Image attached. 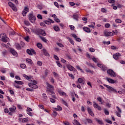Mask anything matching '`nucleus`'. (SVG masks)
Returning a JSON list of instances; mask_svg holds the SVG:
<instances>
[{
	"label": "nucleus",
	"mask_w": 125,
	"mask_h": 125,
	"mask_svg": "<svg viewBox=\"0 0 125 125\" xmlns=\"http://www.w3.org/2000/svg\"><path fill=\"white\" fill-rule=\"evenodd\" d=\"M56 63H57L58 67H60V68H62V65L61 64V63H60V62H56Z\"/></svg>",
	"instance_id": "nucleus-48"
},
{
	"label": "nucleus",
	"mask_w": 125,
	"mask_h": 125,
	"mask_svg": "<svg viewBox=\"0 0 125 125\" xmlns=\"http://www.w3.org/2000/svg\"><path fill=\"white\" fill-rule=\"evenodd\" d=\"M40 39H41V40L44 42H47V40L44 38V37H40Z\"/></svg>",
	"instance_id": "nucleus-37"
},
{
	"label": "nucleus",
	"mask_w": 125,
	"mask_h": 125,
	"mask_svg": "<svg viewBox=\"0 0 125 125\" xmlns=\"http://www.w3.org/2000/svg\"><path fill=\"white\" fill-rule=\"evenodd\" d=\"M104 34L105 37H112L114 36V34L112 32H108L107 31H104Z\"/></svg>",
	"instance_id": "nucleus-9"
},
{
	"label": "nucleus",
	"mask_w": 125,
	"mask_h": 125,
	"mask_svg": "<svg viewBox=\"0 0 125 125\" xmlns=\"http://www.w3.org/2000/svg\"><path fill=\"white\" fill-rule=\"evenodd\" d=\"M104 26L106 28H109L110 27V24L109 23H105L104 25Z\"/></svg>",
	"instance_id": "nucleus-63"
},
{
	"label": "nucleus",
	"mask_w": 125,
	"mask_h": 125,
	"mask_svg": "<svg viewBox=\"0 0 125 125\" xmlns=\"http://www.w3.org/2000/svg\"><path fill=\"white\" fill-rule=\"evenodd\" d=\"M26 53L27 54H29V55H33V54H34L36 55L37 54V52H36V51L34 50L33 49H27L26 50Z\"/></svg>",
	"instance_id": "nucleus-6"
},
{
	"label": "nucleus",
	"mask_w": 125,
	"mask_h": 125,
	"mask_svg": "<svg viewBox=\"0 0 125 125\" xmlns=\"http://www.w3.org/2000/svg\"><path fill=\"white\" fill-rule=\"evenodd\" d=\"M26 122H28V119L26 118H23L22 120V123H26Z\"/></svg>",
	"instance_id": "nucleus-60"
},
{
	"label": "nucleus",
	"mask_w": 125,
	"mask_h": 125,
	"mask_svg": "<svg viewBox=\"0 0 125 125\" xmlns=\"http://www.w3.org/2000/svg\"><path fill=\"white\" fill-rule=\"evenodd\" d=\"M46 85L47 86V90H46L47 93L49 94V92L50 93H53V90H54V87L50 84L48 83H46Z\"/></svg>",
	"instance_id": "nucleus-1"
},
{
	"label": "nucleus",
	"mask_w": 125,
	"mask_h": 125,
	"mask_svg": "<svg viewBox=\"0 0 125 125\" xmlns=\"http://www.w3.org/2000/svg\"><path fill=\"white\" fill-rule=\"evenodd\" d=\"M87 111L88 113L89 114V115H90V116H91V117H94V113H93V112L92 111L90 108L88 107Z\"/></svg>",
	"instance_id": "nucleus-20"
},
{
	"label": "nucleus",
	"mask_w": 125,
	"mask_h": 125,
	"mask_svg": "<svg viewBox=\"0 0 125 125\" xmlns=\"http://www.w3.org/2000/svg\"><path fill=\"white\" fill-rule=\"evenodd\" d=\"M40 29L38 28H33L31 29V32L32 33H34V34H36V35H40Z\"/></svg>",
	"instance_id": "nucleus-14"
},
{
	"label": "nucleus",
	"mask_w": 125,
	"mask_h": 125,
	"mask_svg": "<svg viewBox=\"0 0 125 125\" xmlns=\"http://www.w3.org/2000/svg\"><path fill=\"white\" fill-rule=\"evenodd\" d=\"M26 61L29 64H33V61H32V60H31L30 59H26Z\"/></svg>",
	"instance_id": "nucleus-30"
},
{
	"label": "nucleus",
	"mask_w": 125,
	"mask_h": 125,
	"mask_svg": "<svg viewBox=\"0 0 125 125\" xmlns=\"http://www.w3.org/2000/svg\"><path fill=\"white\" fill-rule=\"evenodd\" d=\"M61 101H62L63 104H64V105H65V106H68V104H67V102H66V101H65L63 99H62Z\"/></svg>",
	"instance_id": "nucleus-44"
},
{
	"label": "nucleus",
	"mask_w": 125,
	"mask_h": 125,
	"mask_svg": "<svg viewBox=\"0 0 125 125\" xmlns=\"http://www.w3.org/2000/svg\"><path fill=\"white\" fill-rule=\"evenodd\" d=\"M0 38H1L3 42H7L9 41V39L6 37V34H5V33L1 34Z\"/></svg>",
	"instance_id": "nucleus-3"
},
{
	"label": "nucleus",
	"mask_w": 125,
	"mask_h": 125,
	"mask_svg": "<svg viewBox=\"0 0 125 125\" xmlns=\"http://www.w3.org/2000/svg\"><path fill=\"white\" fill-rule=\"evenodd\" d=\"M76 68H77V69H78V70H80L81 71V73H84V71H83V70L81 68V67H80V66H79V65L77 66Z\"/></svg>",
	"instance_id": "nucleus-39"
},
{
	"label": "nucleus",
	"mask_w": 125,
	"mask_h": 125,
	"mask_svg": "<svg viewBox=\"0 0 125 125\" xmlns=\"http://www.w3.org/2000/svg\"><path fill=\"white\" fill-rule=\"evenodd\" d=\"M10 52L14 56H17V52L13 48H10Z\"/></svg>",
	"instance_id": "nucleus-16"
},
{
	"label": "nucleus",
	"mask_w": 125,
	"mask_h": 125,
	"mask_svg": "<svg viewBox=\"0 0 125 125\" xmlns=\"http://www.w3.org/2000/svg\"><path fill=\"white\" fill-rule=\"evenodd\" d=\"M29 20L31 23H35L36 22V17L35 16H29Z\"/></svg>",
	"instance_id": "nucleus-18"
},
{
	"label": "nucleus",
	"mask_w": 125,
	"mask_h": 125,
	"mask_svg": "<svg viewBox=\"0 0 125 125\" xmlns=\"http://www.w3.org/2000/svg\"><path fill=\"white\" fill-rule=\"evenodd\" d=\"M66 67L68 69V70H69V71H71V72H73V71H75V67L71 65V64H67Z\"/></svg>",
	"instance_id": "nucleus-17"
},
{
	"label": "nucleus",
	"mask_w": 125,
	"mask_h": 125,
	"mask_svg": "<svg viewBox=\"0 0 125 125\" xmlns=\"http://www.w3.org/2000/svg\"><path fill=\"white\" fill-rule=\"evenodd\" d=\"M54 58L58 61H59V58H58V57H57L56 55H54Z\"/></svg>",
	"instance_id": "nucleus-58"
},
{
	"label": "nucleus",
	"mask_w": 125,
	"mask_h": 125,
	"mask_svg": "<svg viewBox=\"0 0 125 125\" xmlns=\"http://www.w3.org/2000/svg\"><path fill=\"white\" fill-rule=\"evenodd\" d=\"M27 12H29V8H28L27 7H25L24 9H23V11L22 12V14L23 16H26Z\"/></svg>",
	"instance_id": "nucleus-10"
},
{
	"label": "nucleus",
	"mask_w": 125,
	"mask_h": 125,
	"mask_svg": "<svg viewBox=\"0 0 125 125\" xmlns=\"http://www.w3.org/2000/svg\"><path fill=\"white\" fill-rule=\"evenodd\" d=\"M105 122H106V123H108V124H113V122H112L109 120H105Z\"/></svg>",
	"instance_id": "nucleus-56"
},
{
	"label": "nucleus",
	"mask_w": 125,
	"mask_h": 125,
	"mask_svg": "<svg viewBox=\"0 0 125 125\" xmlns=\"http://www.w3.org/2000/svg\"><path fill=\"white\" fill-rule=\"evenodd\" d=\"M95 121H96L99 125H104V123H103V122H102V120H100L97 118L95 119Z\"/></svg>",
	"instance_id": "nucleus-25"
},
{
	"label": "nucleus",
	"mask_w": 125,
	"mask_h": 125,
	"mask_svg": "<svg viewBox=\"0 0 125 125\" xmlns=\"http://www.w3.org/2000/svg\"><path fill=\"white\" fill-rule=\"evenodd\" d=\"M20 67H21V69H25L26 68V64H21L20 65Z\"/></svg>",
	"instance_id": "nucleus-42"
},
{
	"label": "nucleus",
	"mask_w": 125,
	"mask_h": 125,
	"mask_svg": "<svg viewBox=\"0 0 125 125\" xmlns=\"http://www.w3.org/2000/svg\"><path fill=\"white\" fill-rule=\"evenodd\" d=\"M86 63L87 64V65L88 66H89V67H91L92 68H95L94 67V66L92 65V64H91V63H90V62H86Z\"/></svg>",
	"instance_id": "nucleus-38"
},
{
	"label": "nucleus",
	"mask_w": 125,
	"mask_h": 125,
	"mask_svg": "<svg viewBox=\"0 0 125 125\" xmlns=\"http://www.w3.org/2000/svg\"><path fill=\"white\" fill-rule=\"evenodd\" d=\"M37 46L38 47V48H40V49H42V44L40 43H37Z\"/></svg>",
	"instance_id": "nucleus-34"
},
{
	"label": "nucleus",
	"mask_w": 125,
	"mask_h": 125,
	"mask_svg": "<svg viewBox=\"0 0 125 125\" xmlns=\"http://www.w3.org/2000/svg\"><path fill=\"white\" fill-rule=\"evenodd\" d=\"M97 100L98 101H99V102H102V99L101 98V97H98L97 98Z\"/></svg>",
	"instance_id": "nucleus-59"
},
{
	"label": "nucleus",
	"mask_w": 125,
	"mask_h": 125,
	"mask_svg": "<svg viewBox=\"0 0 125 125\" xmlns=\"http://www.w3.org/2000/svg\"><path fill=\"white\" fill-rule=\"evenodd\" d=\"M109 3H115V0H108Z\"/></svg>",
	"instance_id": "nucleus-61"
},
{
	"label": "nucleus",
	"mask_w": 125,
	"mask_h": 125,
	"mask_svg": "<svg viewBox=\"0 0 125 125\" xmlns=\"http://www.w3.org/2000/svg\"><path fill=\"white\" fill-rule=\"evenodd\" d=\"M54 29L56 32H58L59 31H60V28H59V27L58 26H54Z\"/></svg>",
	"instance_id": "nucleus-31"
},
{
	"label": "nucleus",
	"mask_w": 125,
	"mask_h": 125,
	"mask_svg": "<svg viewBox=\"0 0 125 125\" xmlns=\"http://www.w3.org/2000/svg\"><path fill=\"white\" fill-rule=\"evenodd\" d=\"M83 80H84V78H79L78 79L79 83H82L83 84H84V83H83Z\"/></svg>",
	"instance_id": "nucleus-24"
},
{
	"label": "nucleus",
	"mask_w": 125,
	"mask_h": 125,
	"mask_svg": "<svg viewBox=\"0 0 125 125\" xmlns=\"http://www.w3.org/2000/svg\"><path fill=\"white\" fill-rule=\"evenodd\" d=\"M58 113L57 112H56V111H53V115L54 117H56V116H57Z\"/></svg>",
	"instance_id": "nucleus-51"
},
{
	"label": "nucleus",
	"mask_w": 125,
	"mask_h": 125,
	"mask_svg": "<svg viewBox=\"0 0 125 125\" xmlns=\"http://www.w3.org/2000/svg\"><path fill=\"white\" fill-rule=\"evenodd\" d=\"M42 97L43 98H44V99H45V100H46V99H47V96H46V94L43 93L42 94Z\"/></svg>",
	"instance_id": "nucleus-45"
},
{
	"label": "nucleus",
	"mask_w": 125,
	"mask_h": 125,
	"mask_svg": "<svg viewBox=\"0 0 125 125\" xmlns=\"http://www.w3.org/2000/svg\"><path fill=\"white\" fill-rule=\"evenodd\" d=\"M66 39L67 40H68L69 42H70V43H71V44H73V45H74V41H73V40H72V39L70 38L69 37H66Z\"/></svg>",
	"instance_id": "nucleus-27"
},
{
	"label": "nucleus",
	"mask_w": 125,
	"mask_h": 125,
	"mask_svg": "<svg viewBox=\"0 0 125 125\" xmlns=\"http://www.w3.org/2000/svg\"><path fill=\"white\" fill-rule=\"evenodd\" d=\"M93 105H94V108H95L96 109H98L99 111H101L102 109L100 107V106L98 105V104H97L95 102L93 103Z\"/></svg>",
	"instance_id": "nucleus-19"
},
{
	"label": "nucleus",
	"mask_w": 125,
	"mask_h": 125,
	"mask_svg": "<svg viewBox=\"0 0 125 125\" xmlns=\"http://www.w3.org/2000/svg\"><path fill=\"white\" fill-rule=\"evenodd\" d=\"M121 56H122V55L120 53H117L113 55V57L115 60H118L119 57H121Z\"/></svg>",
	"instance_id": "nucleus-13"
},
{
	"label": "nucleus",
	"mask_w": 125,
	"mask_h": 125,
	"mask_svg": "<svg viewBox=\"0 0 125 125\" xmlns=\"http://www.w3.org/2000/svg\"><path fill=\"white\" fill-rule=\"evenodd\" d=\"M24 23L26 26H30V22L28 21H24Z\"/></svg>",
	"instance_id": "nucleus-35"
},
{
	"label": "nucleus",
	"mask_w": 125,
	"mask_h": 125,
	"mask_svg": "<svg viewBox=\"0 0 125 125\" xmlns=\"http://www.w3.org/2000/svg\"><path fill=\"white\" fill-rule=\"evenodd\" d=\"M116 23H122V20L120 19H116L115 20Z\"/></svg>",
	"instance_id": "nucleus-49"
},
{
	"label": "nucleus",
	"mask_w": 125,
	"mask_h": 125,
	"mask_svg": "<svg viewBox=\"0 0 125 125\" xmlns=\"http://www.w3.org/2000/svg\"><path fill=\"white\" fill-rule=\"evenodd\" d=\"M85 72H86V73H90V74H94V71H91L90 69H85Z\"/></svg>",
	"instance_id": "nucleus-32"
},
{
	"label": "nucleus",
	"mask_w": 125,
	"mask_h": 125,
	"mask_svg": "<svg viewBox=\"0 0 125 125\" xmlns=\"http://www.w3.org/2000/svg\"><path fill=\"white\" fill-rule=\"evenodd\" d=\"M54 20L56 22H57V23H60V20L56 17H54Z\"/></svg>",
	"instance_id": "nucleus-40"
},
{
	"label": "nucleus",
	"mask_w": 125,
	"mask_h": 125,
	"mask_svg": "<svg viewBox=\"0 0 125 125\" xmlns=\"http://www.w3.org/2000/svg\"><path fill=\"white\" fill-rule=\"evenodd\" d=\"M85 121L88 123V124H92V120L90 119H86Z\"/></svg>",
	"instance_id": "nucleus-33"
},
{
	"label": "nucleus",
	"mask_w": 125,
	"mask_h": 125,
	"mask_svg": "<svg viewBox=\"0 0 125 125\" xmlns=\"http://www.w3.org/2000/svg\"><path fill=\"white\" fill-rule=\"evenodd\" d=\"M15 83H17V84H24V83H23L22 81H15Z\"/></svg>",
	"instance_id": "nucleus-29"
},
{
	"label": "nucleus",
	"mask_w": 125,
	"mask_h": 125,
	"mask_svg": "<svg viewBox=\"0 0 125 125\" xmlns=\"http://www.w3.org/2000/svg\"><path fill=\"white\" fill-rule=\"evenodd\" d=\"M2 53L3 55L5 56V55H6L7 54V51L4 50L2 52Z\"/></svg>",
	"instance_id": "nucleus-46"
},
{
	"label": "nucleus",
	"mask_w": 125,
	"mask_h": 125,
	"mask_svg": "<svg viewBox=\"0 0 125 125\" xmlns=\"http://www.w3.org/2000/svg\"><path fill=\"white\" fill-rule=\"evenodd\" d=\"M39 35H42L43 36H45L46 33L45 31L42 29H39Z\"/></svg>",
	"instance_id": "nucleus-22"
},
{
	"label": "nucleus",
	"mask_w": 125,
	"mask_h": 125,
	"mask_svg": "<svg viewBox=\"0 0 125 125\" xmlns=\"http://www.w3.org/2000/svg\"><path fill=\"white\" fill-rule=\"evenodd\" d=\"M102 12H103L104 13H106L107 12V10L104 8H102Z\"/></svg>",
	"instance_id": "nucleus-47"
},
{
	"label": "nucleus",
	"mask_w": 125,
	"mask_h": 125,
	"mask_svg": "<svg viewBox=\"0 0 125 125\" xmlns=\"http://www.w3.org/2000/svg\"><path fill=\"white\" fill-rule=\"evenodd\" d=\"M37 65H38V66H42V62H41V61H38V62H37Z\"/></svg>",
	"instance_id": "nucleus-50"
},
{
	"label": "nucleus",
	"mask_w": 125,
	"mask_h": 125,
	"mask_svg": "<svg viewBox=\"0 0 125 125\" xmlns=\"http://www.w3.org/2000/svg\"><path fill=\"white\" fill-rule=\"evenodd\" d=\"M44 23L47 25H50L51 23H54V21L50 19H48L47 21H44Z\"/></svg>",
	"instance_id": "nucleus-15"
},
{
	"label": "nucleus",
	"mask_w": 125,
	"mask_h": 125,
	"mask_svg": "<svg viewBox=\"0 0 125 125\" xmlns=\"http://www.w3.org/2000/svg\"><path fill=\"white\" fill-rule=\"evenodd\" d=\"M106 81L109 83H118L117 81H115L111 78H106Z\"/></svg>",
	"instance_id": "nucleus-12"
},
{
	"label": "nucleus",
	"mask_w": 125,
	"mask_h": 125,
	"mask_svg": "<svg viewBox=\"0 0 125 125\" xmlns=\"http://www.w3.org/2000/svg\"><path fill=\"white\" fill-rule=\"evenodd\" d=\"M92 60H93V61H94V62H95V63H97V62H98L97 59L96 58H95V57L92 58Z\"/></svg>",
	"instance_id": "nucleus-52"
},
{
	"label": "nucleus",
	"mask_w": 125,
	"mask_h": 125,
	"mask_svg": "<svg viewBox=\"0 0 125 125\" xmlns=\"http://www.w3.org/2000/svg\"><path fill=\"white\" fill-rule=\"evenodd\" d=\"M104 86H105V87L108 88V91L109 92H114V93H118V91H117V90L115 88H113L112 87H111L110 86H109L108 85H106L105 84H104Z\"/></svg>",
	"instance_id": "nucleus-4"
},
{
	"label": "nucleus",
	"mask_w": 125,
	"mask_h": 125,
	"mask_svg": "<svg viewBox=\"0 0 125 125\" xmlns=\"http://www.w3.org/2000/svg\"><path fill=\"white\" fill-rule=\"evenodd\" d=\"M15 46L17 48V49H18L19 50L21 49V46H20V44H19V43H16L15 44Z\"/></svg>",
	"instance_id": "nucleus-28"
},
{
	"label": "nucleus",
	"mask_w": 125,
	"mask_h": 125,
	"mask_svg": "<svg viewBox=\"0 0 125 125\" xmlns=\"http://www.w3.org/2000/svg\"><path fill=\"white\" fill-rule=\"evenodd\" d=\"M80 15H81L80 14V12H77L76 13L74 14L73 15V16H80Z\"/></svg>",
	"instance_id": "nucleus-62"
},
{
	"label": "nucleus",
	"mask_w": 125,
	"mask_h": 125,
	"mask_svg": "<svg viewBox=\"0 0 125 125\" xmlns=\"http://www.w3.org/2000/svg\"><path fill=\"white\" fill-rule=\"evenodd\" d=\"M57 45H58V46H59L60 47H64V45H63L62 43H59V42H57Z\"/></svg>",
	"instance_id": "nucleus-41"
},
{
	"label": "nucleus",
	"mask_w": 125,
	"mask_h": 125,
	"mask_svg": "<svg viewBox=\"0 0 125 125\" xmlns=\"http://www.w3.org/2000/svg\"><path fill=\"white\" fill-rule=\"evenodd\" d=\"M42 52L44 55H45V56H49V54H48V53H47V51H46V50L43 49L42 50Z\"/></svg>",
	"instance_id": "nucleus-26"
},
{
	"label": "nucleus",
	"mask_w": 125,
	"mask_h": 125,
	"mask_svg": "<svg viewBox=\"0 0 125 125\" xmlns=\"http://www.w3.org/2000/svg\"><path fill=\"white\" fill-rule=\"evenodd\" d=\"M117 109V111L115 112V114L117 115V117H119V118H121V113H122V110L120 109V107L119 106L116 107Z\"/></svg>",
	"instance_id": "nucleus-11"
},
{
	"label": "nucleus",
	"mask_w": 125,
	"mask_h": 125,
	"mask_svg": "<svg viewBox=\"0 0 125 125\" xmlns=\"http://www.w3.org/2000/svg\"><path fill=\"white\" fill-rule=\"evenodd\" d=\"M50 102H51V103H55V100H54L52 98L50 99Z\"/></svg>",
	"instance_id": "nucleus-57"
},
{
	"label": "nucleus",
	"mask_w": 125,
	"mask_h": 125,
	"mask_svg": "<svg viewBox=\"0 0 125 125\" xmlns=\"http://www.w3.org/2000/svg\"><path fill=\"white\" fill-rule=\"evenodd\" d=\"M15 110H16V106L14 105L12 107L9 108V110L12 113H14L15 112Z\"/></svg>",
	"instance_id": "nucleus-21"
},
{
	"label": "nucleus",
	"mask_w": 125,
	"mask_h": 125,
	"mask_svg": "<svg viewBox=\"0 0 125 125\" xmlns=\"http://www.w3.org/2000/svg\"><path fill=\"white\" fill-rule=\"evenodd\" d=\"M8 4L9 6L11 7L12 9L14 11H17V8H16V7L15 6V5L14 4H13L12 2H9L8 3Z\"/></svg>",
	"instance_id": "nucleus-8"
},
{
	"label": "nucleus",
	"mask_w": 125,
	"mask_h": 125,
	"mask_svg": "<svg viewBox=\"0 0 125 125\" xmlns=\"http://www.w3.org/2000/svg\"><path fill=\"white\" fill-rule=\"evenodd\" d=\"M24 40L25 41H26V42H29V40H30V38L29 37V36H27L26 37L24 38Z\"/></svg>",
	"instance_id": "nucleus-54"
},
{
	"label": "nucleus",
	"mask_w": 125,
	"mask_h": 125,
	"mask_svg": "<svg viewBox=\"0 0 125 125\" xmlns=\"http://www.w3.org/2000/svg\"><path fill=\"white\" fill-rule=\"evenodd\" d=\"M23 77L25 79H26V80H28V81L30 80V77H29V76H28L27 75H26L25 74H23Z\"/></svg>",
	"instance_id": "nucleus-43"
},
{
	"label": "nucleus",
	"mask_w": 125,
	"mask_h": 125,
	"mask_svg": "<svg viewBox=\"0 0 125 125\" xmlns=\"http://www.w3.org/2000/svg\"><path fill=\"white\" fill-rule=\"evenodd\" d=\"M50 95H51L52 97L53 98H54L55 99H56V96L55 95V93L53 91V93H51Z\"/></svg>",
	"instance_id": "nucleus-36"
},
{
	"label": "nucleus",
	"mask_w": 125,
	"mask_h": 125,
	"mask_svg": "<svg viewBox=\"0 0 125 125\" xmlns=\"http://www.w3.org/2000/svg\"><path fill=\"white\" fill-rule=\"evenodd\" d=\"M107 73L109 76L110 77H113V78H116V73L114 72V70L112 69H108L107 70Z\"/></svg>",
	"instance_id": "nucleus-5"
},
{
	"label": "nucleus",
	"mask_w": 125,
	"mask_h": 125,
	"mask_svg": "<svg viewBox=\"0 0 125 125\" xmlns=\"http://www.w3.org/2000/svg\"><path fill=\"white\" fill-rule=\"evenodd\" d=\"M31 82H32V83H28L29 87H31V88H34V89L38 88V86L37 85V83H38L37 82V81L35 80H31Z\"/></svg>",
	"instance_id": "nucleus-2"
},
{
	"label": "nucleus",
	"mask_w": 125,
	"mask_h": 125,
	"mask_svg": "<svg viewBox=\"0 0 125 125\" xmlns=\"http://www.w3.org/2000/svg\"><path fill=\"white\" fill-rule=\"evenodd\" d=\"M48 73H49L48 70L46 69V70H45V75L46 76H47V75H48Z\"/></svg>",
	"instance_id": "nucleus-64"
},
{
	"label": "nucleus",
	"mask_w": 125,
	"mask_h": 125,
	"mask_svg": "<svg viewBox=\"0 0 125 125\" xmlns=\"http://www.w3.org/2000/svg\"><path fill=\"white\" fill-rule=\"evenodd\" d=\"M26 90H27V91H34V89L30 88H27L26 89Z\"/></svg>",
	"instance_id": "nucleus-55"
},
{
	"label": "nucleus",
	"mask_w": 125,
	"mask_h": 125,
	"mask_svg": "<svg viewBox=\"0 0 125 125\" xmlns=\"http://www.w3.org/2000/svg\"><path fill=\"white\" fill-rule=\"evenodd\" d=\"M83 30L84 31V32H86V33H90L91 32L90 29L86 27H83Z\"/></svg>",
	"instance_id": "nucleus-23"
},
{
	"label": "nucleus",
	"mask_w": 125,
	"mask_h": 125,
	"mask_svg": "<svg viewBox=\"0 0 125 125\" xmlns=\"http://www.w3.org/2000/svg\"><path fill=\"white\" fill-rule=\"evenodd\" d=\"M69 77H70V78H72L73 80H74V79H75V77H74V75L72 74H68Z\"/></svg>",
	"instance_id": "nucleus-53"
},
{
	"label": "nucleus",
	"mask_w": 125,
	"mask_h": 125,
	"mask_svg": "<svg viewBox=\"0 0 125 125\" xmlns=\"http://www.w3.org/2000/svg\"><path fill=\"white\" fill-rule=\"evenodd\" d=\"M97 66H98L99 68H101L102 71H104V72L107 71V68L105 66V65L102 64L100 63H98Z\"/></svg>",
	"instance_id": "nucleus-7"
}]
</instances>
